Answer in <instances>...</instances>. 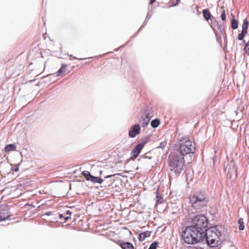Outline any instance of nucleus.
<instances>
[{"label": "nucleus", "instance_id": "nucleus-46", "mask_svg": "<svg viewBox=\"0 0 249 249\" xmlns=\"http://www.w3.org/2000/svg\"><path fill=\"white\" fill-rule=\"evenodd\" d=\"M120 48H117L116 49L114 50L115 51H118L119 50Z\"/></svg>", "mask_w": 249, "mask_h": 249}, {"label": "nucleus", "instance_id": "nucleus-41", "mask_svg": "<svg viewBox=\"0 0 249 249\" xmlns=\"http://www.w3.org/2000/svg\"><path fill=\"white\" fill-rule=\"evenodd\" d=\"M189 174V173H187V172H185V176H186V180H188V175Z\"/></svg>", "mask_w": 249, "mask_h": 249}, {"label": "nucleus", "instance_id": "nucleus-17", "mask_svg": "<svg viewBox=\"0 0 249 249\" xmlns=\"http://www.w3.org/2000/svg\"><path fill=\"white\" fill-rule=\"evenodd\" d=\"M16 149V146L14 143H10L7 145L5 147V152H10L11 151L15 150Z\"/></svg>", "mask_w": 249, "mask_h": 249}, {"label": "nucleus", "instance_id": "nucleus-39", "mask_svg": "<svg viewBox=\"0 0 249 249\" xmlns=\"http://www.w3.org/2000/svg\"><path fill=\"white\" fill-rule=\"evenodd\" d=\"M70 218H71V216H64V219L65 221H68Z\"/></svg>", "mask_w": 249, "mask_h": 249}, {"label": "nucleus", "instance_id": "nucleus-49", "mask_svg": "<svg viewBox=\"0 0 249 249\" xmlns=\"http://www.w3.org/2000/svg\"><path fill=\"white\" fill-rule=\"evenodd\" d=\"M102 172L101 171H100V174L101 175L102 174Z\"/></svg>", "mask_w": 249, "mask_h": 249}, {"label": "nucleus", "instance_id": "nucleus-3", "mask_svg": "<svg viewBox=\"0 0 249 249\" xmlns=\"http://www.w3.org/2000/svg\"><path fill=\"white\" fill-rule=\"evenodd\" d=\"M208 218L203 214H197L194 215L191 219V225L193 228L192 229H195V231H197V233H200L204 236L203 233L206 231V230L209 228V226H211L209 224Z\"/></svg>", "mask_w": 249, "mask_h": 249}, {"label": "nucleus", "instance_id": "nucleus-23", "mask_svg": "<svg viewBox=\"0 0 249 249\" xmlns=\"http://www.w3.org/2000/svg\"><path fill=\"white\" fill-rule=\"evenodd\" d=\"M159 244V242L158 241H155L153 243H152L149 247V249H157Z\"/></svg>", "mask_w": 249, "mask_h": 249}, {"label": "nucleus", "instance_id": "nucleus-19", "mask_svg": "<svg viewBox=\"0 0 249 249\" xmlns=\"http://www.w3.org/2000/svg\"><path fill=\"white\" fill-rule=\"evenodd\" d=\"M81 174L86 178L88 181H90L92 175L88 171H84Z\"/></svg>", "mask_w": 249, "mask_h": 249}, {"label": "nucleus", "instance_id": "nucleus-27", "mask_svg": "<svg viewBox=\"0 0 249 249\" xmlns=\"http://www.w3.org/2000/svg\"><path fill=\"white\" fill-rule=\"evenodd\" d=\"M213 23L216 25L217 29L221 32H222V25L221 24L219 23V22L216 20L215 19L213 20Z\"/></svg>", "mask_w": 249, "mask_h": 249}, {"label": "nucleus", "instance_id": "nucleus-1", "mask_svg": "<svg viewBox=\"0 0 249 249\" xmlns=\"http://www.w3.org/2000/svg\"><path fill=\"white\" fill-rule=\"evenodd\" d=\"M195 145L188 138L181 137L173 146V151L169 154L167 161L171 174L176 177L180 175L183 169L185 158L192 157L195 152Z\"/></svg>", "mask_w": 249, "mask_h": 249}, {"label": "nucleus", "instance_id": "nucleus-10", "mask_svg": "<svg viewBox=\"0 0 249 249\" xmlns=\"http://www.w3.org/2000/svg\"><path fill=\"white\" fill-rule=\"evenodd\" d=\"M115 242L122 249H134L133 245L129 242H124L122 240H118Z\"/></svg>", "mask_w": 249, "mask_h": 249}, {"label": "nucleus", "instance_id": "nucleus-40", "mask_svg": "<svg viewBox=\"0 0 249 249\" xmlns=\"http://www.w3.org/2000/svg\"><path fill=\"white\" fill-rule=\"evenodd\" d=\"M156 0H150L149 4H152Z\"/></svg>", "mask_w": 249, "mask_h": 249}, {"label": "nucleus", "instance_id": "nucleus-50", "mask_svg": "<svg viewBox=\"0 0 249 249\" xmlns=\"http://www.w3.org/2000/svg\"><path fill=\"white\" fill-rule=\"evenodd\" d=\"M32 207H33V208H35V206H34V205H32Z\"/></svg>", "mask_w": 249, "mask_h": 249}, {"label": "nucleus", "instance_id": "nucleus-4", "mask_svg": "<svg viewBox=\"0 0 249 249\" xmlns=\"http://www.w3.org/2000/svg\"><path fill=\"white\" fill-rule=\"evenodd\" d=\"M192 226L187 227L181 232V237L187 244H195L204 240V236L192 229Z\"/></svg>", "mask_w": 249, "mask_h": 249}, {"label": "nucleus", "instance_id": "nucleus-22", "mask_svg": "<svg viewBox=\"0 0 249 249\" xmlns=\"http://www.w3.org/2000/svg\"><path fill=\"white\" fill-rule=\"evenodd\" d=\"M220 10H221V20L223 21H224L226 19V13H225V10L224 9V7H221L220 8Z\"/></svg>", "mask_w": 249, "mask_h": 249}, {"label": "nucleus", "instance_id": "nucleus-13", "mask_svg": "<svg viewBox=\"0 0 249 249\" xmlns=\"http://www.w3.org/2000/svg\"><path fill=\"white\" fill-rule=\"evenodd\" d=\"M150 118H146L142 115L140 120V122H142V127H146L149 124Z\"/></svg>", "mask_w": 249, "mask_h": 249}, {"label": "nucleus", "instance_id": "nucleus-47", "mask_svg": "<svg viewBox=\"0 0 249 249\" xmlns=\"http://www.w3.org/2000/svg\"><path fill=\"white\" fill-rule=\"evenodd\" d=\"M35 80V79H34V80H31V81H30V82H33V81H34Z\"/></svg>", "mask_w": 249, "mask_h": 249}, {"label": "nucleus", "instance_id": "nucleus-24", "mask_svg": "<svg viewBox=\"0 0 249 249\" xmlns=\"http://www.w3.org/2000/svg\"><path fill=\"white\" fill-rule=\"evenodd\" d=\"M150 111V109L149 107H147L145 109L144 112V113L145 115V116H144L145 117L151 118Z\"/></svg>", "mask_w": 249, "mask_h": 249}, {"label": "nucleus", "instance_id": "nucleus-8", "mask_svg": "<svg viewBox=\"0 0 249 249\" xmlns=\"http://www.w3.org/2000/svg\"><path fill=\"white\" fill-rule=\"evenodd\" d=\"M249 25V22L247 18H245L243 20L242 24V29L241 33L238 35V39L239 40H243V43H245V40L244 38L248 33V29Z\"/></svg>", "mask_w": 249, "mask_h": 249}, {"label": "nucleus", "instance_id": "nucleus-14", "mask_svg": "<svg viewBox=\"0 0 249 249\" xmlns=\"http://www.w3.org/2000/svg\"><path fill=\"white\" fill-rule=\"evenodd\" d=\"M90 181L94 183H97L101 184L103 182L104 180L103 178H102L100 177H96V176H94L92 175Z\"/></svg>", "mask_w": 249, "mask_h": 249}, {"label": "nucleus", "instance_id": "nucleus-21", "mask_svg": "<svg viewBox=\"0 0 249 249\" xmlns=\"http://www.w3.org/2000/svg\"><path fill=\"white\" fill-rule=\"evenodd\" d=\"M238 223L239 224L238 228L240 231H243L245 228V226L244 225L243 219L242 218H240L238 219Z\"/></svg>", "mask_w": 249, "mask_h": 249}, {"label": "nucleus", "instance_id": "nucleus-36", "mask_svg": "<svg viewBox=\"0 0 249 249\" xmlns=\"http://www.w3.org/2000/svg\"><path fill=\"white\" fill-rule=\"evenodd\" d=\"M71 213H72L70 211V210L66 211V212L65 213V214L66 215H68V216H71Z\"/></svg>", "mask_w": 249, "mask_h": 249}, {"label": "nucleus", "instance_id": "nucleus-11", "mask_svg": "<svg viewBox=\"0 0 249 249\" xmlns=\"http://www.w3.org/2000/svg\"><path fill=\"white\" fill-rule=\"evenodd\" d=\"M151 231H146L143 232H140L138 238L140 242H142L146 237H149L151 235Z\"/></svg>", "mask_w": 249, "mask_h": 249}, {"label": "nucleus", "instance_id": "nucleus-5", "mask_svg": "<svg viewBox=\"0 0 249 249\" xmlns=\"http://www.w3.org/2000/svg\"><path fill=\"white\" fill-rule=\"evenodd\" d=\"M190 201L192 204V207L197 210L206 206L209 200L205 192L200 191L192 196L190 197Z\"/></svg>", "mask_w": 249, "mask_h": 249}, {"label": "nucleus", "instance_id": "nucleus-37", "mask_svg": "<svg viewBox=\"0 0 249 249\" xmlns=\"http://www.w3.org/2000/svg\"><path fill=\"white\" fill-rule=\"evenodd\" d=\"M115 176V175H107V176L105 177V179H107V178H111V177H113V176Z\"/></svg>", "mask_w": 249, "mask_h": 249}, {"label": "nucleus", "instance_id": "nucleus-32", "mask_svg": "<svg viewBox=\"0 0 249 249\" xmlns=\"http://www.w3.org/2000/svg\"><path fill=\"white\" fill-rule=\"evenodd\" d=\"M146 154L147 153L142 155V157L143 159H148L149 160H151L152 159V157L151 156H147Z\"/></svg>", "mask_w": 249, "mask_h": 249}, {"label": "nucleus", "instance_id": "nucleus-6", "mask_svg": "<svg viewBox=\"0 0 249 249\" xmlns=\"http://www.w3.org/2000/svg\"><path fill=\"white\" fill-rule=\"evenodd\" d=\"M149 139L148 138H145L141 142H139L133 148L131 151L132 156L130 159L134 160L140 154L144 145L148 142Z\"/></svg>", "mask_w": 249, "mask_h": 249}, {"label": "nucleus", "instance_id": "nucleus-48", "mask_svg": "<svg viewBox=\"0 0 249 249\" xmlns=\"http://www.w3.org/2000/svg\"><path fill=\"white\" fill-rule=\"evenodd\" d=\"M70 56L72 57V56H73L72 54H71V55H70Z\"/></svg>", "mask_w": 249, "mask_h": 249}, {"label": "nucleus", "instance_id": "nucleus-29", "mask_svg": "<svg viewBox=\"0 0 249 249\" xmlns=\"http://www.w3.org/2000/svg\"><path fill=\"white\" fill-rule=\"evenodd\" d=\"M19 164L14 165V166L11 168V170L18 172L19 170Z\"/></svg>", "mask_w": 249, "mask_h": 249}, {"label": "nucleus", "instance_id": "nucleus-28", "mask_svg": "<svg viewBox=\"0 0 249 249\" xmlns=\"http://www.w3.org/2000/svg\"><path fill=\"white\" fill-rule=\"evenodd\" d=\"M167 144V142L166 141L161 142H160V144L157 146V148H161L163 149L165 147Z\"/></svg>", "mask_w": 249, "mask_h": 249}, {"label": "nucleus", "instance_id": "nucleus-25", "mask_svg": "<svg viewBox=\"0 0 249 249\" xmlns=\"http://www.w3.org/2000/svg\"><path fill=\"white\" fill-rule=\"evenodd\" d=\"M152 16V13L150 12H148L146 15L145 19L143 22L144 24H146L147 23L148 21L150 19V18H151Z\"/></svg>", "mask_w": 249, "mask_h": 249}, {"label": "nucleus", "instance_id": "nucleus-18", "mask_svg": "<svg viewBox=\"0 0 249 249\" xmlns=\"http://www.w3.org/2000/svg\"><path fill=\"white\" fill-rule=\"evenodd\" d=\"M160 119L158 118H156L152 120V121L151 122V126L152 128H156L157 127H158V126L160 124Z\"/></svg>", "mask_w": 249, "mask_h": 249}, {"label": "nucleus", "instance_id": "nucleus-31", "mask_svg": "<svg viewBox=\"0 0 249 249\" xmlns=\"http://www.w3.org/2000/svg\"><path fill=\"white\" fill-rule=\"evenodd\" d=\"M146 25V24H144V23H143V24L141 26V27L139 28V29L138 30V31H137V33L134 35L133 36H132V37H135V36H136L137 35V34L139 33V32L140 31H141L142 28Z\"/></svg>", "mask_w": 249, "mask_h": 249}, {"label": "nucleus", "instance_id": "nucleus-15", "mask_svg": "<svg viewBox=\"0 0 249 249\" xmlns=\"http://www.w3.org/2000/svg\"><path fill=\"white\" fill-rule=\"evenodd\" d=\"M67 65L64 63L61 64L60 68L56 72V76H60L66 71Z\"/></svg>", "mask_w": 249, "mask_h": 249}, {"label": "nucleus", "instance_id": "nucleus-35", "mask_svg": "<svg viewBox=\"0 0 249 249\" xmlns=\"http://www.w3.org/2000/svg\"><path fill=\"white\" fill-rule=\"evenodd\" d=\"M54 215V214H53V213L52 212H48L44 214V215H47V216H52V215Z\"/></svg>", "mask_w": 249, "mask_h": 249}, {"label": "nucleus", "instance_id": "nucleus-45", "mask_svg": "<svg viewBox=\"0 0 249 249\" xmlns=\"http://www.w3.org/2000/svg\"><path fill=\"white\" fill-rule=\"evenodd\" d=\"M231 16L232 17V18H233V17H235L234 15L233 14H231Z\"/></svg>", "mask_w": 249, "mask_h": 249}, {"label": "nucleus", "instance_id": "nucleus-2", "mask_svg": "<svg viewBox=\"0 0 249 249\" xmlns=\"http://www.w3.org/2000/svg\"><path fill=\"white\" fill-rule=\"evenodd\" d=\"M222 229V226L218 225H211L203 233L204 239H205L208 246L214 248L221 244L222 241H221L220 237Z\"/></svg>", "mask_w": 249, "mask_h": 249}, {"label": "nucleus", "instance_id": "nucleus-26", "mask_svg": "<svg viewBox=\"0 0 249 249\" xmlns=\"http://www.w3.org/2000/svg\"><path fill=\"white\" fill-rule=\"evenodd\" d=\"M243 50L246 52V53L249 55V40L247 42L245 45Z\"/></svg>", "mask_w": 249, "mask_h": 249}, {"label": "nucleus", "instance_id": "nucleus-42", "mask_svg": "<svg viewBox=\"0 0 249 249\" xmlns=\"http://www.w3.org/2000/svg\"><path fill=\"white\" fill-rule=\"evenodd\" d=\"M187 249H198L196 247H193L187 248Z\"/></svg>", "mask_w": 249, "mask_h": 249}, {"label": "nucleus", "instance_id": "nucleus-12", "mask_svg": "<svg viewBox=\"0 0 249 249\" xmlns=\"http://www.w3.org/2000/svg\"><path fill=\"white\" fill-rule=\"evenodd\" d=\"M202 13L204 18L206 21H208L211 18H212L213 20L215 19V18L212 15L209 9H203L202 10Z\"/></svg>", "mask_w": 249, "mask_h": 249}, {"label": "nucleus", "instance_id": "nucleus-7", "mask_svg": "<svg viewBox=\"0 0 249 249\" xmlns=\"http://www.w3.org/2000/svg\"><path fill=\"white\" fill-rule=\"evenodd\" d=\"M11 215L9 206L6 204L1 205L0 207V221H5Z\"/></svg>", "mask_w": 249, "mask_h": 249}, {"label": "nucleus", "instance_id": "nucleus-20", "mask_svg": "<svg viewBox=\"0 0 249 249\" xmlns=\"http://www.w3.org/2000/svg\"><path fill=\"white\" fill-rule=\"evenodd\" d=\"M238 21L236 20L235 18H232L231 21V28L233 30L236 29L238 28Z\"/></svg>", "mask_w": 249, "mask_h": 249}, {"label": "nucleus", "instance_id": "nucleus-16", "mask_svg": "<svg viewBox=\"0 0 249 249\" xmlns=\"http://www.w3.org/2000/svg\"><path fill=\"white\" fill-rule=\"evenodd\" d=\"M159 191V189L156 191V203L161 204L163 202V197L162 195L160 194Z\"/></svg>", "mask_w": 249, "mask_h": 249}, {"label": "nucleus", "instance_id": "nucleus-9", "mask_svg": "<svg viewBox=\"0 0 249 249\" xmlns=\"http://www.w3.org/2000/svg\"><path fill=\"white\" fill-rule=\"evenodd\" d=\"M141 130V128L140 124H136L132 125L128 131L129 137L131 138H135L137 135L140 133Z\"/></svg>", "mask_w": 249, "mask_h": 249}, {"label": "nucleus", "instance_id": "nucleus-34", "mask_svg": "<svg viewBox=\"0 0 249 249\" xmlns=\"http://www.w3.org/2000/svg\"><path fill=\"white\" fill-rule=\"evenodd\" d=\"M180 0H176V2L175 3H173L171 6L170 7H175V6H176L178 5V2L179 1H180Z\"/></svg>", "mask_w": 249, "mask_h": 249}, {"label": "nucleus", "instance_id": "nucleus-43", "mask_svg": "<svg viewBox=\"0 0 249 249\" xmlns=\"http://www.w3.org/2000/svg\"><path fill=\"white\" fill-rule=\"evenodd\" d=\"M143 159L142 157V155L138 159V161H141Z\"/></svg>", "mask_w": 249, "mask_h": 249}, {"label": "nucleus", "instance_id": "nucleus-30", "mask_svg": "<svg viewBox=\"0 0 249 249\" xmlns=\"http://www.w3.org/2000/svg\"><path fill=\"white\" fill-rule=\"evenodd\" d=\"M146 25V24H144V23H143V24L141 26V27L139 28V29L138 30V31H137V33L134 35L133 36H132V37H135V36H136L137 35V34L139 33V32L140 31H141L142 28Z\"/></svg>", "mask_w": 249, "mask_h": 249}, {"label": "nucleus", "instance_id": "nucleus-44", "mask_svg": "<svg viewBox=\"0 0 249 249\" xmlns=\"http://www.w3.org/2000/svg\"><path fill=\"white\" fill-rule=\"evenodd\" d=\"M52 217H51L52 220H55L56 219V218L54 216H53V215H52Z\"/></svg>", "mask_w": 249, "mask_h": 249}, {"label": "nucleus", "instance_id": "nucleus-33", "mask_svg": "<svg viewBox=\"0 0 249 249\" xmlns=\"http://www.w3.org/2000/svg\"><path fill=\"white\" fill-rule=\"evenodd\" d=\"M72 58L74 59V60H85V59H90V58H92L93 57H89V58H78L75 56H72Z\"/></svg>", "mask_w": 249, "mask_h": 249}, {"label": "nucleus", "instance_id": "nucleus-38", "mask_svg": "<svg viewBox=\"0 0 249 249\" xmlns=\"http://www.w3.org/2000/svg\"><path fill=\"white\" fill-rule=\"evenodd\" d=\"M59 214V217L60 219H64V216L62 213H58Z\"/></svg>", "mask_w": 249, "mask_h": 249}, {"label": "nucleus", "instance_id": "nucleus-51", "mask_svg": "<svg viewBox=\"0 0 249 249\" xmlns=\"http://www.w3.org/2000/svg\"><path fill=\"white\" fill-rule=\"evenodd\" d=\"M130 234H131V232L129 231Z\"/></svg>", "mask_w": 249, "mask_h": 249}]
</instances>
